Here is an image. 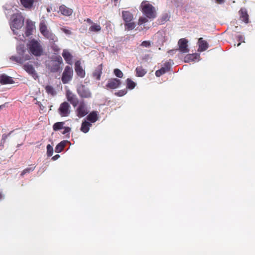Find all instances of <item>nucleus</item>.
I'll return each instance as SVG.
<instances>
[{"label":"nucleus","mask_w":255,"mask_h":255,"mask_svg":"<svg viewBox=\"0 0 255 255\" xmlns=\"http://www.w3.org/2000/svg\"><path fill=\"white\" fill-rule=\"evenodd\" d=\"M52 62H56L61 66H63V62L62 57L60 55L55 56L52 58Z\"/></svg>","instance_id":"nucleus-30"},{"label":"nucleus","mask_w":255,"mask_h":255,"mask_svg":"<svg viewBox=\"0 0 255 255\" xmlns=\"http://www.w3.org/2000/svg\"><path fill=\"white\" fill-rule=\"evenodd\" d=\"M98 112L96 111H93L90 112L86 117V121L91 124L96 122L98 120Z\"/></svg>","instance_id":"nucleus-17"},{"label":"nucleus","mask_w":255,"mask_h":255,"mask_svg":"<svg viewBox=\"0 0 255 255\" xmlns=\"http://www.w3.org/2000/svg\"><path fill=\"white\" fill-rule=\"evenodd\" d=\"M121 84V82L120 79L117 78L113 79V89L118 88Z\"/></svg>","instance_id":"nucleus-35"},{"label":"nucleus","mask_w":255,"mask_h":255,"mask_svg":"<svg viewBox=\"0 0 255 255\" xmlns=\"http://www.w3.org/2000/svg\"><path fill=\"white\" fill-rule=\"evenodd\" d=\"M39 0H20L21 5L26 9L31 10L38 5Z\"/></svg>","instance_id":"nucleus-10"},{"label":"nucleus","mask_w":255,"mask_h":255,"mask_svg":"<svg viewBox=\"0 0 255 255\" xmlns=\"http://www.w3.org/2000/svg\"><path fill=\"white\" fill-rule=\"evenodd\" d=\"M76 90L80 97L82 99H88L92 97V93L90 89L82 84H77Z\"/></svg>","instance_id":"nucleus-6"},{"label":"nucleus","mask_w":255,"mask_h":255,"mask_svg":"<svg viewBox=\"0 0 255 255\" xmlns=\"http://www.w3.org/2000/svg\"><path fill=\"white\" fill-rule=\"evenodd\" d=\"M13 83H14V81L11 77L4 73L0 75V84L1 85L12 84Z\"/></svg>","instance_id":"nucleus-15"},{"label":"nucleus","mask_w":255,"mask_h":255,"mask_svg":"<svg viewBox=\"0 0 255 255\" xmlns=\"http://www.w3.org/2000/svg\"><path fill=\"white\" fill-rule=\"evenodd\" d=\"M118 0H114L115 5H117V3Z\"/></svg>","instance_id":"nucleus-57"},{"label":"nucleus","mask_w":255,"mask_h":255,"mask_svg":"<svg viewBox=\"0 0 255 255\" xmlns=\"http://www.w3.org/2000/svg\"><path fill=\"white\" fill-rule=\"evenodd\" d=\"M127 93V91L125 89L124 90H122L119 91L118 92L115 93V95L120 96V97H122V96H123L124 95H126Z\"/></svg>","instance_id":"nucleus-41"},{"label":"nucleus","mask_w":255,"mask_h":255,"mask_svg":"<svg viewBox=\"0 0 255 255\" xmlns=\"http://www.w3.org/2000/svg\"><path fill=\"white\" fill-rule=\"evenodd\" d=\"M39 107L41 110L43 111L44 110V107L42 104H40Z\"/></svg>","instance_id":"nucleus-53"},{"label":"nucleus","mask_w":255,"mask_h":255,"mask_svg":"<svg viewBox=\"0 0 255 255\" xmlns=\"http://www.w3.org/2000/svg\"><path fill=\"white\" fill-rule=\"evenodd\" d=\"M16 52L19 56H11L10 59L17 63L22 64L25 61L31 59V56L29 54H25L26 48L24 44H20L16 46Z\"/></svg>","instance_id":"nucleus-2"},{"label":"nucleus","mask_w":255,"mask_h":255,"mask_svg":"<svg viewBox=\"0 0 255 255\" xmlns=\"http://www.w3.org/2000/svg\"><path fill=\"white\" fill-rule=\"evenodd\" d=\"M198 51L202 52L207 49L209 44L207 42L204 40L203 38H200L198 39Z\"/></svg>","instance_id":"nucleus-21"},{"label":"nucleus","mask_w":255,"mask_h":255,"mask_svg":"<svg viewBox=\"0 0 255 255\" xmlns=\"http://www.w3.org/2000/svg\"><path fill=\"white\" fill-rule=\"evenodd\" d=\"M240 19L246 23L249 22V16L247 10L245 8H241L239 11Z\"/></svg>","instance_id":"nucleus-18"},{"label":"nucleus","mask_w":255,"mask_h":255,"mask_svg":"<svg viewBox=\"0 0 255 255\" xmlns=\"http://www.w3.org/2000/svg\"><path fill=\"white\" fill-rule=\"evenodd\" d=\"M58 143H71V142L67 140H63L60 141Z\"/></svg>","instance_id":"nucleus-50"},{"label":"nucleus","mask_w":255,"mask_h":255,"mask_svg":"<svg viewBox=\"0 0 255 255\" xmlns=\"http://www.w3.org/2000/svg\"><path fill=\"white\" fill-rule=\"evenodd\" d=\"M60 157L59 155L56 154V155L54 156L52 158L53 160H55L57 159Z\"/></svg>","instance_id":"nucleus-52"},{"label":"nucleus","mask_w":255,"mask_h":255,"mask_svg":"<svg viewBox=\"0 0 255 255\" xmlns=\"http://www.w3.org/2000/svg\"><path fill=\"white\" fill-rule=\"evenodd\" d=\"M106 87L108 89H112V79H109L108 83L106 85Z\"/></svg>","instance_id":"nucleus-46"},{"label":"nucleus","mask_w":255,"mask_h":255,"mask_svg":"<svg viewBox=\"0 0 255 255\" xmlns=\"http://www.w3.org/2000/svg\"><path fill=\"white\" fill-rule=\"evenodd\" d=\"M10 133L11 132H9L7 134L5 133L3 134L1 136L0 143H4L6 141V139L7 138L8 136L10 134Z\"/></svg>","instance_id":"nucleus-43"},{"label":"nucleus","mask_w":255,"mask_h":255,"mask_svg":"<svg viewBox=\"0 0 255 255\" xmlns=\"http://www.w3.org/2000/svg\"><path fill=\"white\" fill-rule=\"evenodd\" d=\"M61 30H62V31L63 32H64L66 34L70 35V34H71V33H72L71 31L69 29H67V28H66L65 27L62 28Z\"/></svg>","instance_id":"nucleus-45"},{"label":"nucleus","mask_w":255,"mask_h":255,"mask_svg":"<svg viewBox=\"0 0 255 255\" xmlns=\"http://www.w3.org/2000/svg\"><path fill=\"white\" fill-rule=\"evenodd\" d=\"M63 128L61 131V133L63 134H69L70 131L71 130L70 128L68 127H63Z\"/></svg>","instance_id":"nucleus-40"},{"label":"nucleus","mask_w":255,"mask_h":255,"mask_svg":"<svg viewBox=\"0 0 255 255\" xmlns=\"http://www.w3.org/2000/svg\"><path fill=\"white\" fill-rule=\"evenodd\" d=\"M59 10L61 14L65 16H70L73 13V10L66 7L65 5L60 6Z\"/></svg>","instance_id":"nucleus-23"},{"label":"nucleus","mask_w":255,"mask_h":255,"mask_svg":"<svg viewBox=\"0 0 255 255\" xmlns=\"http://www.w3.org/2000/svg\"><path fill=\"white\" fill-rule=\"evenodd\" d=\"M70 105L67 102L62 103L59 107L58 113L61 117H67L70 113Z\"/></svg>","instance_id":"nucleus-9"},{"label":"nucleus","mask_w":255,"mask_h":255,"mask_svg":"<svg viewBox=\"0 0 255 255\" xmlns=\"http://www.w3.org/2000/svg\"><path fill=\"white\" fill-rule=\"evenodd\" d=\"M78 105L76 110V115L79 118H83L89 113V111L83 100H81Z\"/></svg>","instance_id":"nucleus-7"},{"label":"nucleus","mask_w":255,"mask_h":255,"mask_svg":"<svg viewBox=\"0 0 255 255\" xmlns=\"http://www.w3.org/2000/svg\"><path fill=\"white\" fill-rule=\"evenodd\" d=\"M62 56L64 58V60H65L66 63H67L69 65H72V59H73V56L70 53V52H69L66 49H64L62 52Z\"/></svg>","instance_id":"nucleus-20"},{"label":"nucleus","mask_w":255,"mask_h":255,"mask_svg":"<svg viewBox=\"0 0 255 255\" xmlns=\"http://www.w3.org/2000/svg\"><path fill=\"white\" fill-rule=\"evenodd\" d=\"M87 21L89 23H92V20L89 18H87Z\"/></svg>","instance_id":"nucleus-54"},{"label":"nucleus","mask_w":255,"mask_h":255,"mask_svg":"<svg viewBox=\"0 0 255 255\" xmlns=\"http://www.w3.org/2000/svg\"><path fill=\"white\" fill-rule=\"evenodd\" d=\"M22 37H23V38H24V35H23V33L22 34Z\"/></svg>","instance_id":"nucleus-59"},{"label":"nucleus","mask_w":255,"mask_h":255,"mask_svg":"<svg viewBox=\"0 0 255 255\" xmlns=\"http://www.w3.org/2000/svg\"><path fill=\"white\" fill-rule=\"evenodd\" d=\"M101 27L100 25H98L95 23L92 24L89 28V30L91 31L95 32H98L100 31L101 30Z\"/></svg>","instance_id":"nucleus-32"},{"label":"nucleus","mask_w":255,"mask_h":255,"mask_svg":"<svg viewBox=\"0 0 255 255\" xmlns=\"http://www.w3.org/2000/svg\"><path fill=\"white\" fill-rule=\"evenodd\" d=\"M75 71L77 75L80 78H84L85 76V70L81 65L80 61H77L75 63Z\"/></svg>","instance_id":"nucleus-16"},{"label":"nucleus","mask_w":255,"mask_h":255,"mask_svg":"<svg viewBox=\"0 0 255 255\" xmlns=\"http://www.w3.org/2000/svg\"><path fill=\"white\" fill-rule=\"evenodd\" d=\"M66 144H57L55 151L56 152L59 153L65 147Z\"/></svg>","instance_id":"nucleus-38"},{"label":"nucleus","mask_w":255,"mask_h":255,"mask_svg":"<svg viewBox=\"0 0 255 255\" xmlns=\"http://www.w3.org/2000/svg\"><path fill=\"white\" fill-rule=\"evenodd\" d=\"M23 68L29 75H31L35 70L34 67L28 63L25 64Z\"/></svg>","instance_id":"nucleus-27"},{"label":"nucleus","mask_w":255,"mask_h":255,"mask_svg":"<svg viewBox=\"0 0 255 255\" xmlns=\"http://www.w3.org/2000/svg\"><path fill=\"white\" fill-rule=\"evenodd\" d=\"M64 122H57L55 123L53 126V129L54 131H58L62 130L63 128Z\"/></svg>","instance_id":"nucleus-28"},{"label":"nucleus","mask_w":255,"mask_h":255,"mask_svg":"<svg viewBox=\"0 0 255 255\" xmlns=\"http://www.w3.org/2000/svg\"><path fill=\"white\" fill-rule=\"evenodd\" d=\"M35 168V166H32L31 167H27L25 169H24L21 173L20 174V175L21 176H23L26 173H30V172H32V171H33L34 170Z\"/></svg>","instance_id":"nucleus-34"},{"label":"nucleus","mask_w":255,"mask_h":255,"mask_svg":"<svg viewBox=\"0 0 255 255\" xmlns=\"http://www.w3.org/2000/svg\"><path fill=\"white\" fill-rule=\"evenodd\" d=\"M2 193L1 192H0V200L2 198Z\"/></svg>","instance_id":"nucleus-55"},{"label":"nucleus","mask_w":255,"mask_h":255,"mask_svg":"<svg viewBox=\"0 0 255 255\" xmlns=\"http://www.w3.org/2000/svg\"><path fill=\"white\" fill-rule=\"evenodd\" d=\"M122 18L125 22L126 29L128 30L134 29L136 26L135 22L133 21V15L129 11L124 10L122 11Z\"/></svg>","instance_id":"nucleus-5"},{"label":"nucleus","mask_w":255,"mask_h":255,"mask_svg":"<svg viewBox=\"0 0 255 255\" xmlns=\"http://www.w3.org/2000/svg\"><path fill=\"white\" fill-rule=\"evenodd\" d=\"M140 9L148 18L154 19L156 17L155 8L147 0H143L140 4Z\"/></svg>","instance_id":"nucleus-4"},{"label":"nucleus","mask_w":255,"mask_h":255,"mask_svg":"<svg viewBox=\"0 0 255 255\" xmlns=\"http://www.w3.org/2000/svg\"><path fill=\"white\" fill-rule=\"evenodd\" d=\"M217 3L222 4L224 3L225 0H215Z\"/></svg>","instance_id":"nucleus-51"},{"label":"nucleus","mask_w":255,"mask_h":255,"mask_svg":"<svg viewBox=\"0 0 255 255\" xmlns=\"http://www.w3.org/2000/svg\"><path fill=\"white\" fill-rule=\"evenodd\" d=\"M50 44H51V47L54 51H55V52L59 51L60 49L58 47V46L56 44H55V43H52Z\"/></svg>","instance_id":"nucleus-44"},{"label":"nucleus","mask_w":255,"mask_h":255,"mask_svg":"<svg viewBox=\"0 0 255 255\" xmlns=\"http://www.w3.org/2000/svg\"><path fill=\"white\" fill-rule=\"evenodd\" d=\"M44 36L49 40L50 44L52 43H55L58 40V38L56 35L50 31L45 34Z\"/></svg>","instance_id":"nucleus-26"},{"label":"nucleus","mask_w":255,"mask_h":255,"mask_svg":"<svg viewBox=\"0 0 255 255\" xmlns=\"http://www.w3.org/2000/svg\"><path fill=\"white\" fill-rule=\"evenodd\" d=\"M47 10H48V11H50V10L48 8H47Z\"/></svg>","instance_id":"nucleus-60"},{"label":"nucleus","mask_w":255,"mask_h":255,"mask_svg":"<svg viewBox=\"0 0 255 255\" xmlns=\"http://www.w3.org/2000/svg\"><path fill=\"white\" fill-rule=\"evenodd\" d=\"M151 45V42L150 41H143L140 44L141 46L145 47H150Z\"/></svg>","instance_id":"nucleus-42"},{"label":"nucleus","mask_w":255,"mask_h":255,"mask_svg":"<svg viewBox=\"0 0 255 255\" xmlns=\"http://www.w3.org/2000/svg\"><path fill=\"white\" fill-rule=\"evenodd\" d=\"M53 152V147L50 144H47V154L48 156L52 155Z\"/></svg>","instance_id":"nucleus-37"},{"label":"nucleus","mask_w":255,"mask_h":255,"mask_svg":"<svg viewBox=\"0 0 255 255\" xmlns=\"http://www.w3.org/2000/svg\"><path fill=\"white\" fill-rule=\"evenodd\" d=\"M237 39H238V40L240 41L241 42H245V41H244V37L241 35H239L237 36Z\"/></svg>","instance_id":"nucleus-48"},{"label":"nucleus","mask_w":255,"mask_h":255,"mask_svg":"<svg viewBox=\"0 0 255 255\" xmlns=\"http://www.w3.org/2000/svg\"><path fill=\"white\" fill-rule=\"evenodd\" d=\"M91 126L92 124L85 120L82 123L80 130L84 133H87L89 131Z\"/></svg>","instance_id":"nucleus-25"},{"label":"nucleus","mask_w":255,"mask_h":255,"mask_svg":"<svg viewBox=\"0 0 255 255\" xmlns=\"http://www.w3.org/2000/svg\"><path fill=\"white\" fill-rule=\"evenodd\" d=\"M39 31L40 33L44 36L48 31L47 26L46 24L45 20L44 19H41L39 23Z\"/></svg>","instance_id":"nucleus-24"},{"label":"nucleus","mask_w":255,"mask_h":255,"mask_svg":"<svg viewBox=\"0 0 255 255\" xmlns=\"http://www.w3.org/2000/svg\"><path fill=\"white\" fill-rule=\"evenodd\" d=\"M102 73V64L99 65L94 71L92 75L97 80H100L101 75Z\"/></svg>","instance_id":"nucleus-22"},{"label":"nucleus","mask_w":255,"mask_h":255,"mask_svg":"<svg viewBox=\"0 0 255 255\" xmlns=\"http://www.w3.org/2000/svg\"><path fill=\"white\" fill-rule=\"evenodd\" d=\"M12 21L10 24V28L12 30L13 34L20 37L21 35L15 29H20L24 24V17L19 13L13 14L12 15Z\"/></svg>","instance_id":"nucleus-3"},{"label":"nucleus","mask_w":255,"mask_h":255,"mask_svg":"<svg viewBox=\"0 0 255 255\" xmlns=\"http://www.w3.org/2000/svg\"><path fill=\"white\" fill-rule=\"evenodd\" d=\"M46 92L48 94H50L52 96H55L56 95V92L54 88L50 85H47L45 87Z\"/></svg>","instance_id":"nucleus-29"},{"label":"nucleus","mask_w":255,"mask_h":255,"mask_svg":"<svg viewBox=\"0 0 255 255\" xmlns=\"http://www.w3.org/2000/svg\"><path fill=\"white\" fill-rule=\"evenodd\" d=\"M188 40L185 38L180 39L178 44L179 46V50L182 53H187L189 52V49L188 48Z\"/></svg>","instance_id":"nucleus-13"},{"label":"nucleus","mask_w":255,"mask_h":255,"mask_svg":"<svg viewBox=\"0 0 255 255\" xmlns=\"http://www.w3.org/2000/svg\"><path fill=\"white\" fill-rule=\"evenodd\" d=\"M240 45H241V42H239V43L237 44V46H238V47H239Z\"/></svg>","instance_id":"nucleus-58"},{"label":"nucleus","mask_w":255,"mask_h":255,"mask_svg":"<svg viewBox=\"0 0 255 255\" xmlns=\"http://www.w3.org/2000/svg\"><path fill=\"white\" fill-rule=\"evenodd\" d=\"M135 71L136 75L138 77H142L144 76L146 73V71L144 69L142 68V67H137L136 68Z\"/></svg>","instance_id":"nucleus-31"},{"label":"nucleus","mask_w":255,"mask_h":255,"mask_svg":"<svg viewBox=\"0 0 255 255\" xmlns=\"http://www.w3.org/2000/svg\"><path fill=\"white\" fill-rule=\"evenodd\" d=\"M34 80H36L38 78V75L35 70L31 75H30Z\"/></svg>","instance_id":"nucleus-47"},{"label":"nucleus","mask_w":255,"mask_h":255,"mask_svg":"<svg viewBox=\"0 0 255 255\" xmlns=\"http://www.w3.org/2000/svg\"><path fill=\"white\" fill-rule=\"evenodd\" d=\"M46 68L51 73H57L62 70V66L56 62H52L46 65Z\"/></svg>","instance_id":"nucleus-12"},{"label":"nucleus","mask_w":255,"mask_h":255,"mask_svg":"<svg viewBox=\"0 0 255 255\" xmlns=\"http://www.w3.org/2000/svg\"><path fill=\"white\" fill-rule=\"evenodd\" d=\"M36 104L38 105L39 106H40V104H41V103L40 102H37Z\"/></svg>","instance_id":"nucleus-56"},{"label":"nucleus","mask_w":255,"mask_h":255,"mask_svg":"<svg viewBox=\"0 0 255 255\" xmlns=\"http://www.w3.org/2000/svg\"><path fill=\"white\" fill-rule=\"evenodd\" d=\"M8 104H9V103L6 102L4 104L0 105V111L4 108L8 107Z\"/></svg>","instance_id":"nucleus-49"},{"label":"nucleus","mask_w":255,"mask_h":255,"mask_svg":"<svg viewBox=\"0 0 255 255\" xmlns=\"http://www.w3.org/2000/svg\"><path fill=\"white\" fill-rule=\"evenodd\" d=\"M35 27L34 22L27 19L26 22L25 31L24 34L26 37H29L32 34V30Z\"/></svg>","instance_id":"nucleus-14"},{"label":"nucleus","mask_w":255,"mask_h":255,"mask_svg":"<svg viewBox=\"0 0 255 255\" xmlns=\"http://www.w3.org/2000/svg\"><path fill=\"white\" fill-rule=\"evenodd\" d=\"M28 51L30 55L40 57L43 55L44 50L40 42L33 38L26 44Z\"/></svg>","instance_id":"nucleus-1"},{"label":"nucleus","mask_w":255,"mask_h":255,"mask_svg":"<svg viewBox=\"0 0 255 255\" xmlns=\"http://www.w3.org/2000/svg\"><path fill=\"white\" fill-rule=\"evenodd\" d=\"M66 98L74 107H76L80 102L76 95L73 94L70 90H67L66 92Z\"/></svg>","instance_id":"nucleus-11"},{"label":"nucleus","mask_w":255,"mask_h":255,"mask_svg":"<svg viewBox=\"0 0 255 255\" xmlns=\"http://www.w3.org/2000/svg\"><path fill=\"white\" fill-rule=\"evenodd\" d=\"M114 73L118 78H122L124 76L122 71L118 68L114 70Z\"/></svg>","instance_id":"nucleus-36"},{"label":"nucleus","mask_w":255,"mask_h":255,"mask_svg":"<svg viewBox=\"0 0 255 255\" xmlns=\"http://www.w3.org/2000/svg\"><path fill=\"white\" fill-rule=\"evenodd\" d=\"M170 68V64L169 62H166L164 64V67H162L161 69L157 70L155 72V75L156 77H159L162 75L165 74L166 72L169 71Z\"/></svg>","instance_id":"nucleus-19"},{"label":"nucleus","mask_w":255,"mask_h":255,"mask_svg":"<svg viewBox=\"0 0 255 255\" xmlns=\"http://www.w3.org/2000/svg\"><path fill=\"white\" fill-rule=\"evenodd\" d=\"M135 83L131 79L128 78L127 80V87L129 89H133L135 86Z\"/></svg>","instance_id":"nucleus-33"},{"label":"nucleus","mask_w":255,"mask_h":255,"mask_svg":"<svg viewBox=\"0 0 255 255\" xmlns=\"http://www.w3.org/2000/svg\"><path fill=\"white\" fill-rule=\"evenodd\" d=\"M73 74V70L72 67L66 66L62 74L61 80L63 84H67L71 80Z\"/></svg>","instance_id":"nucleus-8"},{"label":"nucleus","mask_w":255,"mask_h":255,"mask_svg":"<svg viewBox=\"0 0 255 255\" xmlns=\"http://www.w3.org/2000/svg\"><path fill=\"white\" fill-rule=\"evenodd\" d=\"M148 21L147 17H140L138 19V24L141 25L142 24L146 23Z\"/></svg>","instance_id":"nucleus-39"}]
</instances>
